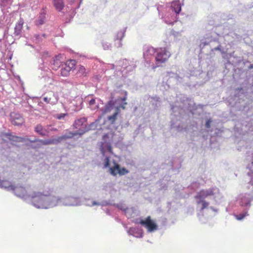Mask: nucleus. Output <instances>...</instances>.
Instances as JSON below:
<instances>
[{
  "instance_id": "obj_1",
  "label": "nucleus",
  "mask_w": 253,
  "mask_h": 253,
  "mask_svg": "<svg viewBox=\"0 0 253 253\" xmlns=\"http://www.w3.org/2000/svg\"><path fill=\"white\" fill-rule=\"evenodd\" d=\"M94 123H91L89 125L87 124V119L85 117L81 118L76 120L73 124V127L78 129L77 131L79 135H82L91 129Z\"/></svg>"
},
{
  "instance_id": "obj_2",
  "label": "nucleus",
  "mask_w": 253,
  "mask_h": 253,
  "mask_svg": "<svg viewBox=\"0 0 253 253\" xmlns=\"http://www.w3.org/2000/svg\"><path fill=\"white\" fill-rule=\"evenodd\" d=\"M170 56V53L165 47H161L157 49L155 60L157 64L166 62Z\"/></svg>"
},
{
  "instance_id": "obj_3",
  "label": "nucleus",
  "mask_w": 253,
  "mask_h": 253,
  "mask_svg": "<svg viewBox=\"0 0 253 253\" xmlns=\"http://www.w3.org/2000/svg\"><path fill=\"white\" fill-rule=\"evenodd\" d=\"M139 223L146 228L149 232H154L158 229V225L150 216H147L144 219H141Z\"/></svg>"
},
{
  "instance_id": "obj_4",
  "label": "nucleus",
  "mask_w": 253,
  "mask_h": 253,
  "mask_svg": "<svg viewBox=\"0 0 253 253\" xmlns=\"http://www.w3.org/2000/svg\"><path fill=\"white\" fill-rule=\"evenodd\" d=\"M114 165L109 168V171L111 175L116 176L118 174L123 175L128 172V171L125 168H121L120 165L114 162Z\"/></svg>"
},
{
  "instance_id": "obj_5",
  "label": "nucleus",
  "mask_w": 253,
  "mask_h": 253,
  "mask_svg": "<svg viewBox=\"0 0 253 253\" xmlns=\"http://www.w3.org/2000/svg\"><path fill=\"white\" fill-rule=\"evenodd\" d=\"M30 142H38L37 146H35V148H40L42 145L56 144L59 143L58 138L57 139H48L45 140L36 139L34 140L30 141Z\"/></svg>"
},
{
  "instance_id": "obj_6",
  "label": "nucleus",
  "mask_w": 253,
  "mask_h": 253,
  "mask_svg": "<svg viewBox=\"0 0 253 253\" xmlns=\"http://www.w3.org/2000/svg\"><path fill=\"white\" fill-rule=\"evenodd\" d=\"M58 99V95L52 91L48 92L43 98L44 102L52 105H55Z\"/></svg>"
},
{
  "instance_id": "obj_7",
  "label": "nucleus",
  "mask_w": 253,
  "mask_h": 253,
  "mask_svg": "<svg viewBox=\"0 0 253 253\" xmlns=\"http://www.w3.org/2000/svg\"><path fill=\"white\" fill-rule=\"evenodd\" d=\"M214 194V189L210 188L207 190H202L199 191L195 196V198L196 199L202 200L208 196H212Z\"/></svg>"
},
{
  "instance_id": "obj_8",
  "label": "nucleus",
  "mask_w": 253,
  "mask_h": 253,
  "mask_svg": "<svg viewBox=\"0 0 253 253\" xmlns=\"http://www.w3.org/2000/svg\"><path fill=\"white\" fill-rule=\"evenodd\" d=\"M24 119L19 114H14L12 116L11 123L14 125H21L24 123Z\"/></svg>"
},
{
  "instance_id": "obj_9",
  "label": "nucleus",
  "mask_w": 253,
  "mask_h": 253,
  "mask_svg": "<svg viewBox=\"0 0 253 253\" xmlns=\"http://www.w3.org/2000/svg\"><path fill=\"white\" fill-rule=\"evenodd\" d=\"M13 191H14L15 194L18 197H23L26 194V190L22 186H14Z\"/></svg>"
},
{
  "instance_id": "obj_10",
  "label": "nucleus",
  "mask_w": 253,
  "mask_h": 253,
  "mask_svg": "<svg viewBox=\"0 0 253 253\" xmlns=\"http://www.w3.org/2000/svg\"><path fill=\"white\" fill-rule=\"evenodd\" d=\"M125 35V33L123 31H118L115 36V41H118V44L117 46L118 47H121L122 46V43L121 42L122 39L124 38Z\"/></svg>"
},
{
  "instance_id": "obj_11",
  "label": "nucleus",
  "mask_w": 253,
  "mask_h": 253,
  "mask_svg": "<svg viewBox=\"0 0 253 253\" xmlns=\"http://www.w3.org/2000/svg\"><path fill=\"white\" fill-rule=\"evenodd\" d=\"M23 24L24 20L23 18H20L18 22L16 23L14 28V33L16 35H19L20 34L21 31L23 29Z\"/></svg>"
},
{
  "instance_id": "obj_12",
  "label": "nucleus",
  "mask_w": 253,
  "mask_h": 253,
  "mask_svg": "<svg viewBox=\"0 0 253 253\" xmlns=\"http://www.w3.org/2000/svg\"><path fill=\"white\" fill-rule=\"evenodd\" d=\"M35 131L42 136H47L48 131L43 127L41 125H38L35 128Z\"/></svg>"
},
{
  "instance_id": "obj_13",
  "label": "nucleus",
  "mask_w": 253,
  "mask_h": 253,
  "mask_svg": "<svg viewBox=\"0 0 253 253\" xmlns=\"http://www.w3.org/2000/svg\"><path fill=\"white\" fill-rule=\"evenodd\" d=\"M79 133L77 132H73L69 131L65 134L58 137L59 142H61L62 140H66L73 138L74 136L78 135Z\"/></svg>"
},
{
  "instance_id": "obj_14",
  "label": "nucleus",
  "mask_w": 253,
  "mask_h": 253,
  "mask_svg": "<svg viewBox=\"0 0 253 253\" xmlns=\"http://www.w3.org/2000/svg\"><path fill=\"white\" fill-rule=\"evenodd\" d=\"M101 152L103 155H105V152L107 151L109 152V153L112 154V148L111 145V144L109 143H105L102 144L101 148Z\"/></svg>"
},
{
  "instance_id": "obj_15",
  "label": "nucleus",
  "mask_w": 253,
  "mask_h": 253,
  "mask_svg": "<svg viewBox=\"0 0 253 253\" xmlns=\"http://www.w3.org/2000/svg\"><path fill=\"white\" fill-rule=\"evenodd\" d=\"M53 4L55 9L58 11H61L64 7L63 0H53Z\"/></svg>"
},
{
  "instance_id": "obj_16",
  "label": "nucleus",
  "mask_w": 253,
  "mask_h": 253,
  "mask_svg": "<svg viewBox=\"0 0 253 253\" xmlns=\"http://www.w3.org/2000/svg\"><path fill=\"white\" fill-rule=\"evenodd\" d=\"M4 136L8 138L10 140L16 141V142H24L25 141V139L21 137H18L16 136H14L11 135L10 133H5Z\"/></svg>"
},
{
  "instance_id": "obj_17",
  "label": "nucleus",
  "mask_w": 253,
  "mask_h": 253,
  "mask_svg": "<svg viewBox=\"0 0 253 253\" xmlns=\"http://www.w3.org/2000/svg\"><path fill=\"white\" fill-rule=\"evenodd\" d=\"M0 186L2 188H4L8 190H14V186L10 182L7 180H3L0 182Z\"/></svg>"
},
{
  "instance_id": "obj_18",
  "label": "nucleus",
  "mask_w": 253,
  "mask_h": 253,
  "mask_svg": "<svg viewBox=\"0 0 253 253\" xmlns=\"http://www.w3.org/2000/svg\"><path fill=\"white\" fill-rule=\"evenodd\" d=\"M119 113V109L117 108L116 109V112L113 114V115L109 116L108 117L107 119L111 124H114L115 123Z\"/></svg>"
},
{
  "instance_id": "obj_19",
  "label": "nucleus",
  "mask_w": 253,
  "mask_h": 253,
  "mask_svg": "<svg viewBox=\"0 0 253 253\" xmlns=\"http://www.w3.org/2000/svg\"><path fill=\"white\" fill-rule=\"evenodd\" d=\"M77 75L79 77H84L86 76V72L85 68L82 65L79 66L77 72Z\"/></svg>"
},
{
  "instance_id": "obj_20",
  "label": "nucleus",
  "mask_w": 253,
  "mask_h": 253,
  "mask_svg": "<svg viewBox=\"0 0 253 253\" xmlns=\"http://www.w3.org/2000/svg\"><path fill=\"white\" fill-rule=\"evenodd\" d=\"M171 7L173 8V10L176 13H179L181 10L180 3L179 1L172 2Z\"/></svg>"
},
{
  "instance_id": "obj_21",
  "label": "nucleus",
  "mask_w": 253,
  "mask_h": 253,
  "mask_svg": "<svg viewBox=\"0 0 253 253\" xmlns=\"http://www.w3.org/2000/svg\"><path fill=\"white\" fill-rule=\"evenodd\" d=\"M71 70L65 65L62 66L60 70V74L62 76L67 77L69 75Z\"/></svg>"
},
{
  "instance_id": "obj_22",
  "label": "nucleus",
  "mask_w": 253,
  "mask_h": 253,
  "mask_svg": "<svg viewBox=\"0 0 253 253\" xmlns=\"http://www.w3.org/2000/svg\"><path fill=\"white\" fill-rule=\"evenodd\" d=\"M45 21V15L44 13H41L39 16L38 20L36 22L37 25H42Z\"/></svg>"
},
{
  "instance_id": "obj_23",
  "label": "nucleus",
  "mask_w": 253,
  "mask_h": 253,
  "mask_svg": "<svg viewBox=\"0 0 253 253\" xmlns=\"http://www.w3.org/2000/svg\"><path fill=\"white\" fill-rule=\"evenodd\" d=\"M76 62L75 60H69L66 61L64 65L71 71L75 68Z\"/></svg>"
},
{
  "instance_id": "obj_24",
  "label": "nucleus",
  "mask_w": 253,
  "mask_h": 253,
  "mask_svg": "<svg viewBox=\"0 0 253 253\" xmlns=\"http://www.w3.org/2000/svg\"><path fill=\"white\" fill-rule=\"evenodd\" d=\"M33 202L34 206L38 208H40L43 206V201L41 197L38 198V201L37 204L35 203L36 201L34 199L33 200Z\"/></svg>"
},
{
  "instance_id": "obj_25",
  "label": "nucleus",
  "mask_w": 253,
  "mask_h": 253,
  "mask_svg": "<svg viewBox=\"0 0 253 253\" xmlns=\"http://www.w3.org/2000/svg\"><path fill=\"white\" fill-rule=\"evenodd\" d=\"M200 203H201L202 205V207L201 208L202 210L207 208L209 206V203L204 200L202 201L201 200H200L199 201L197 202L198 204H199Z\"/></svg>"
},
{
  "instance_id": "obj_26",
  "label": "nucleus",
  "mask_w": 253,
  "mask_h": 253,
  "mask_svg": "<svg viewBox=\"0 0 253 253\" xmlns=\"http://www.w3.org/2000/svg\"><path fill=\"white\" fill-rule=\"evenodd\" d=\"M248 215V214L246 212L240 213L239 215H235V216L237 220H241L243 219L244 217H245Z\"/></svg>"
},
{
  "instance_id": "obj_27",
  "label": "nucleus",
  "mask_w": 253,
  "mask_h": 253,
  "mask_svg": "<svg viewBox=\"0 0 253 253\" xmlns=\"http://www.w3.org/2000/svg\"><path fill=\"white\" fill-rule=\"evenodd\" d=\"M110 166V158L109 157H106L104 160V168H106Z\"/></svg>"
},
{
  "instance_id": "obj_28",
  "label": "nucleus",
  "mask_w": 253,
  "mask_h": 253,
  "mask_svg": "<svg viewBox=\"0 0 253 253\" xmlns=\"http://www.w3.org/2000/svg\"><path fill=\"white\" fill-rule=\"evenodd\" d=\"M95 99H94V98L91 99L89 101V105L90 108L91 109H95V107H96V106H94V105H95Z\"/></svg>"
},
{
  "instance_id": "obj_29",
  "label": "nucleus",
  "mask_w": 253,
  "mask_h": 253,
  "mask_svg": "<svg viewBox=\"0 0 253 253\" xmlns=\"http://www.w3.org/2000/svg\"><path fill=\"white\" fill-rule=\"evenodd\" d=\"M67 115V114H66V113H61V114L56 115V118L58 120H61L62 119H63Z\"/></svg>"
},
{
  "instance_id": "obj_30",
  "label": "nucleus",
  "mask_w": 253,
  "mask_h": 253,
  "mask_svg": "<svg viewBox=\"0 0 253 253\" xmlns=\"http://www.w3.org/2000/svg\"><path fill=\"white\" fill-rule=\"evenodd\" d=\"M211 119H209L206 121L205 126L207 128H210L211 127Z\"/></svg>"
},
{
  "instance_id": "obj_31",
  "label": "nucleus",
  "mask_w": 253,
  "mask_h": 253,
  "mask_svg": "<svg viewBox=\"0 0 253 253\" xmlns=\"http://www.w3.org/2000/svg\"><path fill=\"white\" fill-rule=\"evenodd\" d=\"M6 0H1V3H2V4L3 5H5V3L6 2Z\"/></svg>"
},
{
  "instance_id": "obj_32",
  "label": "nucleus",
  "mask_w": 253,
  "mask_h": 253,
  "mask_svg": "<svg viewBox=\"0 0 253 253\" xmlns=\"http://www.w3.org/2000/svg\"><path fill=\"white\" fill-rule=\"evenodd\" d=\"M110 110H109V109L108 107H106L105 109V110H104V113H107L108 112H109Z\"/></svg>"
},
{
  "instance_id": "obj_33",
  "label": "nucleus",
  "mask_w": 253,
  "mask_h": 253,
  "mask_svg": "<svg viewBox=\"0 0 253 253\" xmlns=\"http://www.w3.org/2000/svg\"><path fill=\"white\" fill-rule=\"evenodd\" d=\"M249 68L251 69H253V64H251L249 66Z\"/></svg>"
},
{
  "instance_id": "obj_34",
  "label": "nucleus",
  "mask_w": 253,
  "mask_h": 253,
  "mask_svg": "<svg viewBox=\"0 0 253 253\" xmlns=\"http://www.w3.org/2000/svg\"><path fill=\"white\" fill-rule=\"evenodd\" d=\"M80 102H81V103H82V100L81 99L80 100Z\"/></svg>"
},
{
  "instance_id": "obj_35",
  "label": "nucleus",
  "mask_w": 253,
  "mask_h": 253,
  "mask_svg": "<svg viewBox=\"0 0 253 253\" xmlns=\"http://www.w3.org/2000/svg\"><path fill=\"white\" fill-rule=\"evenodd\" d=\"M81 108V107H80H80H79L78 109L79 110V109H80Z\"/></svg>"
},
{
  "instance_id": "obj_36",
  "label": "nucleus",
  "mask_w": 253,
  "mask_h": 253,
  "mask_svg": "<svg viewBox=\"0 0 253 253\" xmlns=\"http://www.w3.org/2000/svg\"><path fill=\"white\" fill-rule=\"evenodd\" d=\"M123 100H126V98H124Z\"/></svg>"
}]
</instances>
